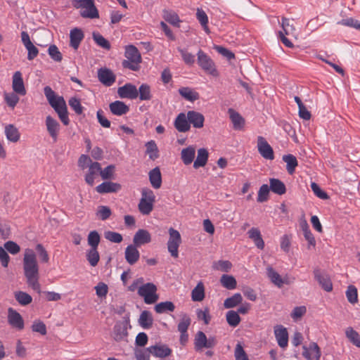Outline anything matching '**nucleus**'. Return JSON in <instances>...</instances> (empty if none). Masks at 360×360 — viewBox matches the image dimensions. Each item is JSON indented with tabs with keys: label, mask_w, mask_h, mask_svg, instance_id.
<instances>
[{
	"label": "nucleus",
	"mask_w": 360,
	"mask_h": 360,
	"mask_svg": "<svg viewBox=\"0 0 360 360\" xmlns=\"http://www.w3.org/2000/svg\"><path fill=\"white\" fill-rule=\"evenodd\" d=\"M24 274L29 287L34 291H40L39 283V267L36 254L33 250L26 249L23 258Z\"/></svg>",
	"instance_id": "1"
},
{
	"label": "nucleus",
	"mask_w": 360,
	"mask_h": 360,
	"mask_svg": "<svg viewBox=\"0 0 360 360\" xmlns=\"http://www.w3.org/2000/svg\"><path fill=\"white\" fill-rule=\"evenodd\" d=\"M46 98L62 123L68 126L70 124V119L67 105L63 97L54 94V91H46Z\"/></svg>",
	"instance_id": "2"
},
{
	"label": "nucleus",
	"mask_w": 360,
	"mask_h": 360,
	"mask_svg": "<svg viewBox=\"0 0 360 360\" xmlns=\"http://www.w3.org/2000/svg\"><path fill=\"white\" fill-rule=\"evenodd\" d=\"M74 6L80 9V15L86 18H98V11L94 5V0H75Z\"/></svg>",
	"instance_id": "3"
},
{
	"label": "nucleus",
	"mask_w": 360,
	"mask_h": 360,
	"mask_svg": "<svg viewBox=\"0 0 360 360\" xmlns=\"http://www.w3.org/2000/svg\"><path fill=\"white\" fill-rule=\"evenodd\" d=\"M157 290L158 288L154 283H147L139 288L138 294L143 298L146 304H152L155 303L159 299Z\"/></svg>",
	"instance_id": "4"
},
{
	"label": "nucleus",
	"mask_w": 360,
	"mask_h": 360,
	"mask_svg": "<svg viewBox=\"0 0 360 360\" xmlns=\"http://www.w3.org/2000/svg\"><path fill=\"white\" fill-rule=\"evenodd\" d=\"M198 63L199 66L208 75L212 77L219 75L213 60L202 51L200 50L198 53Z\"/></svg>",
	"instance_id": "5"
},
{
	"label": "nucleus",
	"mask_w": 360,
	"mask_h": 360,
	"mask_svg": "<svg viewBox=\"0 0 360 360\" xmlns=\"http://www.w3.org/2000/svg\"><path fill=\"white\" fill-rule=\"evenodd\" d=\"M169 240L167 241V249L171 256L174 258L179 257V247L181 243V237L180 233L173 229H169Z\"/></svg>",
	"instance_id": "6"
},
{
	"label": "nucleus",
	"mask_w": 360,
	"mask_h": 360,
	"mask_svg": "<svg viewBox=\"0 0 360 360\" xmlns=\"http://www.w3.org/2000/svg\"><path fill=\"white\" fill-rule=\"evenodd\" d=\"M217 342L215 337L210 336L207 338L202 331H198L195 336L194 345L197 351L202 350L203 348H213Z\"/></svg>",
	"instance_id": "7"
},
{
	"label": "nucleus",
	"mask_w": 360,
	"mask_h": 360,
	"mask_svg": "<svg viewBox=\"0 0 360 360\" xmlns=\"http://www.w3.org/2000/svg\"><path fill=\"white\" fill-rule=\"evenodd\" d=\"M302 356L307 360H319L321 352L317 343L312 342L309 346H302Z\"/></svg>",
	"instance_id": "8"
},
{
	"label": "nucleus",
	"mask_w": 360,
	"mask_h": 360,
	"mask_svg": "<svg viewBox=\"0 0 360 360\" xmlns=\"http://www.w3.org/2000/svg\"><path fill=\"white\" fill-rule=\"evenodd\" d=\"M257 149L259 154L266 160H272L274 158V150L263 136L257 137Z\"/></svg>",
	"instance_id": "9"
},
{
	"label": "nucleus",
	"mask_w": 360,
	"mask_h": 360,
	"mask_svg": "<svg viewBox=\"0 0 360 360\" xmlns=\"http://www.w3.org/2000/svg\"><path fill=\"white\" fill-rule=\"evenodd\" d=\"M8 322L13 328L18 330L24 328V321L22 316L11 307L8 309Z\"/></svg>",
	"instance_id": "10"
},
{
	"label": "nucleus",
	"mask_w": 360,
	"mask_h": 360,
	"mask_svg": "<svg viewBox=\"0 0 360 360\" xmlns=\"http://www.w3.org/2000/svg\"><path fill=\"white\" fill-rule=\"evenodd\" d=\"M150 241L151 236L146 229H139L133 238V243L137 247L149 243Z\"/></svg>",
	"instance_id": "11"
},
{
	"label": "nucleus",
	"mask_w": 360,
	"mask_h": 360,
	"mask_svg": "<svg viewBox=\"0 0 360 360\" xmlns=\"http://www.w3.org/2000/svg\"><path fill=\"white\" fill-rule=\"evenodd\" d=\"M148 351L155 357L163 358L171 354L172 350L165 345H155L148 347Z\"/></svg>",
	"instance_id": "12"
},
{
	"label": "nucleus",
	"mask_w": 360,
	"mask_h": 360,
	"mask_svg": "<svg viewBox=\"0 0 360 360\" xmlns=\"http://www.w3.org/2000/svg\"><path fill=\"white\" fill-rule=\"evenodd\" d=\"M124 257L130 265L136 263L140 257L137 246H135L134 244L128 245L125 249Z\"/></svg>",
	"instance_id": "13"
},
{
	"label": "nucleus",
	"mask_w": 360,
	"mask_h": 360,
	"mask_svg": "<svg viewBox=\"0 0 360 360\" xmlns=\"http://www.w3.org/2000/svg\"><path fill=\"white\" fill-rule=\"evenodd\" d=\"M274 333L278 345L282 348H285L288 343V333L287 329L282 326H277L274 329Z\"/></svg>",
	"instance_id": "14"
},
{
	"label": "nucleus",
	"mask_w": 360,
	"mask_h": 360,
	"mask_svg": "<svg viewBox=\"0 0 360 360\" xmlns=\"http://www.w3.org/2000/svg\"><path fill=\"white\" fill-rule=\"evenodd\" d=\"M111 113L114 115L122 116L127 114L129 111V108L124 102L115 101L109 105Z\"/></svg>",
	"instance_id": "15"
},
{
	"label": "nucleus",
	"mask_w": 360,
	"mask_h": 360,
	"mask_svg": "<svg viewBox=\"0 0 360 360\" xmlns=\"http://www.w3.org/2000/svg\"><path fill=\"white\" fill-rule=\"evenodd\" d=\"M187 118L189 124H192L193 127L200 129L204 125L205 117L202 114L191 110L187 112Z\"/></svg>",
	"instance_id": "16"
},
{
	"label": "nucleus",
	"mask_w": 360,
	"mask_h": 360,
	"mask_svg": "<svg viewBox=\"0 0 360 360\" xmlns=\"http://www.w3.org/2000/svg\"><path fill=\"white\" fill-rule=\"evenodd\" d=\"M98 77L100 82L107 86H111L115 80L113 72L107 68L100 69L98 72Z\"/></svg>",
	"instance_id": "17"
},
{
	"label": "nucleus",
	"mask_w": 360,
	"mask_h": 360,
	"mask_svg": "<svg viewBox=\"0 0 360 360\" xmlns=\"http://www.w3.org/2000/svg\"><path fill=\"white\" fill-rule=\"evenodd\" d=\"M121 188L120 184L112 181H105L96 188L98 193H115Z\"/></svg>",
	"instance_id": "18"
},
{
	"label": "nucleus",
	"mask_w": 360,
	"mask_h": 360,
	"mask_svg": "<svg viewBox=\"0 0 360 360\" xmlns=\"http://www.w3.org/2000/svg\"><path fill=\"white\" fill-rule=\"evenodd\" d=\"M314 274L316 280L326 291L330 292L332 290L333 285L327 275L322 274L319 269H315Z\"/></svg>",
	"instance_id": "19"
},
{
	"label": "nucleus",
	"mask_w": 360,
	"mask_h": 360,
	"mask_svg": "<svg viewBox=\"0 0 360 360\" xmlns=\"http://www.w3.org/2000/svg\"><path fill=\"white\" fill-rule=\"evenodd\" d=\"M228 112L231 122L233 123V129L236 130L243 129L245 126L244 118L232 108H229Z\"/></svg>",
	"instance_id": "20"
},
{
	"label": "nucleus",
	"mask_w": 360,
	"mask_h": 360,
	"mask_svg": "<svg viewBox=\"0 0 360 360\" xmlns=\"http://www.w3.org/2000/svg\"><path fill=\"white\" fill-rule=\"evenodd\" d=\"M174 127L180 132L188 131L191 126L187 115L183 112L180 113L174 121Z\"/></svg>",
	"instance_id": "21"
},
{
	"label": "nucleus",
	"mask_w": 360,
	"mask_h": 360,
	"mask_svg": "<svg viewBox=\"0 0 360 360\" xmlns=\"http://www.w3.org/2000/svg\"><path fill=\"white\" fill-rule=\"evenodd\" d=\"M149 181L153 188L158 189L162 185V176L159 167H155L149 172Z\"/></svg>",
	"instance_id": "22"
},
{
	"label": "nucleus",
	"mask_w": 360,
	"mask_h": 360,
	"mask_svg": "<svg viewBox=\"0 0 360 360\" xmlns=\"http://www.w3.org/2000/svg\"><path fill=\"white\" fill-rule=\"evenodd\" d=\"M195 155V148L190 146L183 148L181 152V158L184 165H188L193 162Z\"/></svg>",
	"instance_id": "23"
},
{
	"label": "nucleus",
	"mask_w": 360,
	"mask_h": 360,
	"mask_svg": "<svg viewBox=\"0 0 360 360\" xmlns=\"http://www.w3.org/2000/svg\"><path fill=\"white\" fill-rule=\"evenodd\" d=\"M46 128L53 141H56L60 130L58 121L51 117H46Z\"/></svg>",
	"instance_id": "24"
},
{
	"label": "nucleus",
	"mask_w": 360,
	"mask_h": 360,
	"mask_svg": "<svg viewBox=\"0 0 360 360\" xmlns=\"http://www.w3.org/2000/svg\"><path fill=\"white\" fill-rule=\"evenodd\" d=\"M269 188L273 193L280 195H283L286 192L285 185L278 179H270Z\"/></svg>",
	"instance_id": "25"
},
{
	"label": "nucleus",
	"mask_w": 360,
	"mask_h": 360,
	"mask_svg": "<svg viewBox=\"0 0 360 360\" xmlns=\"http://www.w3.org/2000/svg\"><path fill=\"white\" fill-rule=\"evenodd\" d=\"M248 236L252 239L257 248L263 250L264 248V242L262 238L260 231L257 228H252L248 232Z\"/></svg>",
	"instance_id": "26"
},
{
	"label": "nucleus",
	"mask_w": 360,
	"mask_h": 360,
	"mask_svg": "<svg viewBox=\"0 0 360 360\" xmlns=\"http://www.w3.org/2000/svg\"><path fill=\"white\" fill-rule=\"evenodd\" d=\"M208 155L209 153L207 149L204 148L198 149L197 158L193 162V167L198 169L200 167H204L207 164Z\"/></svg>",
	"instance_id": "27"
},
{
	"label": "nucleus",
	"mask_w": 360,
	"mask_h": 360,
	"mask_svg": "<svg viewBox=\"0 0 360 360\" xmlns=\"http://www.w3.org/2000/svg\"><path fill=\"white\" fill-rule=\"evenodd\" d=\"M70 38L71 46L77 49L84 38V34L80 29L74 28L70 31Z\"/></svg>",
	"instance_id": "28"
},
{
	"label": "nucleus",
	"mask_w": 360,
	"mask_h": 360,
	"mask_svg": "<svg viewBox=\"0 0 360 360\" xmlns=\"http://www.w3.org/2000/svg\"><path fill=\"white\" fill-rule=\"evenodd\" d=\"M162 18L165 21L172 25L173 26L179 27L181 22L177 13L172 10L165 9L162 11Z\"/></svg>",
	"instance_id": "29"
},
{
	"label": "nucleus",
	"mask_w": 360,
	"mask_h": 360,
	"mask_svg": "<svg viewBox=\"0 0 360 360\" xmlns=\"http://www.w3.org/2000/svg\"><path fill=\"white\" fill-rule=\"evenodd\" d=\"M266 275L270 279L272 283L278 288H281L283 285V281L281 275L276 271L272 266H268L266 267Z\"/></svg>",
	"instance_id": "30"
},
{
	"label": "nucleus",
	"mask_w": 360,
	"mask_h": 360,
	"mask_svg": "<svg viewBox=\"0 0 360 360\" xmlns=\"http://www.w3.org/2000/svg\"><path fill=\"white\" fill-rule=\"evenodd\" d=\"M25 94L26 91L6 92L4 95V99L9 107L14 108L19 101V97L18 94L24 96Z\"/></svg>",
	"instance_id": "31"
},
{
	"label": "nucleus",
	"mask_w": 360,
	"mask_h": 360,
	"mask_svg": "<svg viewBox=\"0 0 360 360\" xmlns=\"http://www.w3.org/2000/svg\"><path fill=\"white\" fill-rule=\"evenodd\" d=\"M284 162L286 163V170L289 174H292L298 162L295 156L291 154L284 155L282 158Z\"/></svg>",
	"instance_id": "32"
},
{
	"label": "nucleus",
	"mask_w": 360,
	"mask_h": 360,
	"mask_svg": "<svg viewBox=\"0 0 360 360\" xmlns=\"http://www.w3.org/2000/svg\"><path fill=\"white\" fill-rule=\"evenodd\" d=\"M191 298L194 302H201L205 298V287L202 282H199L191 292Z\"/></svg>",
	"instance_id": "33"
},
{
	"label": "nucleus",
	"mask_w": 360,
	"mask_h": 360,
	"mask_svg": "<svg viewBox=\"0 0 360 360\" xmlns=\"http://www.w3.org/2000/svg\"><path fill=\"white\" fill-rule=\"evenodd\" d=\"M139 325L145 329L150 328L153 323L151 313L148 311H143L140 315L139 319Z\"/></svg>",
	"instance_id": "34"
},
{
	"label": "nucleus",
	"mask_w": 360,
	"mask_h": 360,
	"mask_svg": "<svg viewBox=\"0 0 360 360\" xmlns=\"http://www.w3.org/2000/svg\"><path fill=\"white\" fill-rule=\"evenodd\" d=\"M125 57L127 60L141 62V56L139 50L133 45L126 46Z\"/></svg>",
	"instance_id": "35"
},
{
	"label": "nucleus",
	"mask_w": 360,
	"mask_h": 360,
	"mask_svg": "<svg viewBox=\"0 0 360 360\" xmlns=\"http://www.w3.org/2000/svg\"><path fill=\"white\" fill-rule=\"evenodd\" d=\"M5 134L8 140L17 142L20 139V133L13 124H8L5 128Z\"/></svg>",
	"instance_id": "36"
},
{
	"label": "nucleus",
	"mask_w": 360,
	"mask_h": 360,
	"mask_svg": "<svg viewBox=\"0 0 360 360\" xmlns=\"http://www.w3.org/2000/svg\"><path fill=\"white\" fill-rule=\"evenodd\" d=\"M86 258L91 266H96L100 260L98 248H90L86 252Z\"/></svg>",
	"instance_id": "37"
},
{
	"label": "nucleus",
	"mask_w": 360,
	"mask_h": 360,
	"mask_svg": "<svg viewBox=\"0 0 360 360\" xmlns=\"http://www.w3.org/2000/svg\"><path fill=\"white\" fill-rule=\"evenodd\" d=\"M243 297L240 293H235L233 296L226 298L224 302L226 309H231L242 303Z\"/></svg>",
	"instance_id": "38"
},
{
	"label": "nucleus",
	"mask_w": 360,
	"mask_h": 360,
	"mask_svg": "<svg viewBox=\"0 0 360 360\" xmlns=\"http://www.w3.org/2000/svg\"><path fill=\"white\" fill-rule=\"evenodd\" d=\"M220 283L226 289L233 290L236 288L237 281L236 278L231 275L224 274L220 278Z\"/></svg>",
	"instance_id": "39"
},
{
	"label": "nucleus",
	"mask_w": 360,
	"mask_h": 360,
	"mask_svg": "<svg viewBox=\"0 0 360 360\" xmlns=\"http://www.w3.org/2000/svg\"><path fill=\"white\" fill-rule=\"evenodd\" d=\"M196 18L199 22L200 23L201 26L202 27L204 31L206 33L209 34L210 29L207 26L208 17L206 13L202 8H198L196 10Z\"/></svg>",
	"instance_id": "40"
},
{
	"label": "nucleus",
	"mask_w": 360,
	"mask_h": 360,
	"mask_svg": "<svg viewBox=\"0 0 360 360\" xmlns=\"http://www.w3.org/2000/svg\"><path fill=\"white\" fill-rule=\"evenodd\" d=\"M154 202L146 201V200H140L138 209L143 215H148L153 211Z\"/></svg>",
	"instance_id": "41"
},
{
	"label": "nucleus",
	"mask_w": 360,
	"mask_h": 360,
	"mask_svg": "<svg viewBox=\"0 0 360 360\" xmlns=\"http://www.w3.org/2000/svg\"><path fill=\"white\" fill-rule=\"evenodd\" d=\"M174 309V304L170 301L160 302L155 307V310L158 314L165 313L166 311H173Z\"/></svg>",
	"instance_id": "42"
},
{
	"label": "nucleus",
	"mask_w": 360,
	"mask_h": 360,
	"mask_svg": "<svg viewBox=\"0 0 360 360\" xmlns=\"http://www.w3.org/2000/svg\"><path fill=\"white\" fill-rule=\"evenodd\" d=\"M100 241L101 236L98 231H91L89 232L87 236V242L88 245L90 246V248H98Z\"/></svg>",
	"instance_id": "43"
},
{
	"label": "nucleus",
	"mask_w": 360,
	"mask_h": 360,
	"mask_svg": "<svg viewBox=\"0 0 360 360\" xmlns=\"http://www.w3.org/2000/svg\"><path fill=\"white\" fill-rule=\"evenodd\" d=\"M191 319L186 314H181L180 321L178 324V330L180 333H187V330L191 325Z\"/></svg>",
	"instance_id": "44"
},
{
	"label": "nucleus",
	"mask_w": 360,
	"mask_h": 360,
	"mask_svg": "<svg viewBox=\"0 0 360 360\" xmlns=\"http://www.w3.org/2000/svg\"><path fill=\"white\" fill-rule=\"evenodd\" d=\"M146 153L150 159L154 160L158 158V148L154 141H150L146 143Z\"/></svg>",
	"instance_id": "45"
},
{
	"label": "nucleus",
	"mask_w": 360,
	"mask_h": 360,
	"mask_svg": "<svg viewBox=\"0 0 360 360\" xmlns=\"http://www.w3.org/2000/svg\"><path fill=\"white\" fill-rule=\"evenodd\" d=\"M227 323L232 327H236L240 322V317L238 312L231 310L226 315Z\"/></svg>",
	"instance_id": "46"
},
{
	"label": "nucleus",
	"mask_w": 360,
	"mask_h": 360,
	"mask_svg": "<svg viewBox=\"0 0 360 360\" xmlns=\"http://www.w3.org/2000/svg\"><path fill=\"white\" fill-rule=\"evenodd\" d=\"M345 334L351 342L360 348V336L356 331L352 328L349 327L346 329Z\"/></svg>",
	"instance_id": "47"
},
{
	"label": "nucleus",
	"mask_w": 360,
	"mask_h": 360,
	"mask_svg": "<svg viewBox=\"0 0 360 360\" xmlns=\"http://www.w3.org/2000/svg\"><path fill=\"white\" fill-rule=\"evenodd\" d=\"M15 298L21 305L25 306L30 304L32 301V297L22 291H18L15 293Z\"/></svg>",
	"instance_id": "48"
},
{
	"label": "nucleus",
	"mask_w": 360,
	"mask_h": 360,
	"mask_svg": "<svg viewBox=\"0 0 360 360\" xmlns=\"http://www.w3.org/2000/svg\"><path fill=\"white\" fill-rule=\"evenodd\" d=\"M13 90H25L20 72L17 71L13 76Z\"/></svg>",
	"instance_id": "49"
},
{
	"label": "nucleus",
	"mask_w": 360,
	"mask_h": 360,
	"mask_svg": "<svg viewBox=\"0 0 360 360\" xmlns=\"http://www.w3.org/2000/svg\"><path fill=\"white\" fill-rule=\"evenodd\" d=\"M346 297L351 304H355L358 302L357 289L354 285H350L347 287Z\"/></svg>",
	"instance_id": "50"
},
{
	"label": "nucleus",
	"mask_w": 360,
	"mask_h": 360,
	"mask_svg": "<svg viewBox=\"0 0 360 360\" xmlns=\"http://www.w3.org/2000/svg\"><path fill=\"white\" fill-rule=\"evenodd\" d=\"M179 52L181 53V58L184 63L188 65H192L195 63V56L189 53L186 49L178 48Z\"/></svg>",
	"instance_id": "51"
},
{
	"label": "nucleus",
	"mask_w": 360,
	"mask_h": 360,
	"mask_svg": "<svg viewBox=\"0 0 360 360\" xmlns=\"http://www.w3.org/2000/svg\"><path fill=\"white\" fill-rule=\"evenodd\" d=\"M281 27L283 29V33L285 35H294L295 27L292 24H290V20L285 18H282Z\"/></svg>",
	"instance_id": "52"
},
{
	"label": "nucleus",
	"mask_w": 360,
	"mask_h": 360,
	"mask_svg": "<svg viewBox=\"0 0 360 360\" xmlns=\"http://www.w3.org/2000/svg\"><path fill=\"white\" fill-rule=\"evenodd\" d=\"M104 237L106 240L115 243H120L123 240L120 233L112 231H105Z\"/></svg>",
	"instance_id": "53"
},
{
	"label": "nucleus",
	"mask_w": 360,
	"mask_h": 360,
	"mask_svg": "<svg viewBox=\"0 0 360 360\" xmlns=\"http://www.w3.org/2000/svg\"><path fill=\"white\" fill-rule=\"evenodd\" d=\"M112 214L111 210L108 206L101 205L98 207L96 216L101 220L108 219Z\"/></svg>",
	"instance_id": "54"
},
{
	"label": "nucleus",
	"mask_w": 360,
	"mask_h": 360,
	"mask_svg": "<svg viewBox=\"0 0 360 360\" xmlns=\"http://www.w3.org/2000/svg\"><path fill=\"white\" fill-rule=\"evenodd\" d=\"M93 39L95 41V42L100 46L101 47L105 49H110V44L109 41L105 39L101 34H100L98 32H94L93 33Z\"/></svg>",
	"instance_id": "55"
},
{
	"label": "nucleus",
	"mask_w": 360,
	"mask_h": 360,
	"mask_svg": "<svg viewBox=\"0 0 360 360\" xmlns=\"http://www.w3.org/2000/svg\"><path fill=\"white\" fill-rule=\"evenodd\" d=\"M127 330L122 324H116L114 327V339L120 341L127 336Z\"/></svg>",
	"instance_id": "56"
},
{
	"label": "nucleus",
	"mask_w": 360,
	"mask_h": 360,
	"mask_svg": "<svg viewBox=\"0 0 360 360\" xmlns=\"http://www.w3.org/2000/svg\"><path fill=\"white\" fill-rule=\"evenodd\" d=\"M69 105L77 115H81L83 112V107L81 105L79 99L72 97L68 101Z\"/></svg>",
	"instance_id": "57"
},
{
	"label": "nucleus",
	"mask_w": 360,
	"mask_h": 360,
	"mask_svg": "<svg viewBox=\"0 0 360 360\" xmlns=\"http://www.w3.org/2000/svg\"><path fill=\"white\" fill-rule=\"evenodd\" d=\"M270 188L267 184H263L259 189L257 201L259 202H263L268 200V195L269 193Z\"/></svg>",
	"instance_id": "58"
},
{
	"label": "nucleus",
	"mask_w": 360,
	"mask_h": 360,
	"mask_svg": "<svg viewBox=\"0 0 360 360\" xmlns=\"http://www.w3.org/2000/svg\"><path fill=\"white\" fill-rule=\"evenodd\" d=\"M50 57L56 62H60L63 56L56 45H51L48 49Z\"/></svg>",
	"instance_id": "59"
},
{
	"label": "nucleus",
	"mask_w": 360,
	"mask_h": 360,
	"mask_svg": "<svg viewBox=\"0 0 360 360\" xmlns=\"http://www.w3.org/2000/svg\"><path fill=\"white\" fill-rule=\"evenodd\" d=\"M338 23L344 26L353 27L358 30H360V21L352 18L342 19Z\"/></svg>",
	"instance_id": "60"
},
{
	"label": "nucleus",
	"mask_w": 360,
	"mask_h": 360,
	"mask_svg": "<svg viewBox=\"0 0 360 360\" xmlns=\"http://www.w3.org/2000/svg\"><path fill=\"white\" fill-rule=\"evenodd\" d=\"M306 312L307 308L305 306L296 307L293 309L290 316L294 321H297L301 319Z\"/></svg>",
	"instance_id": "61"
},
{
	"label": "nucleus",
	"mask_w": 360,
	"mask_h": 360,
	"mask_svg": "<svg viewBox=\"0 0 360 360\" xmlns=\"http://www.w3.org/2000/svg\"><path fill=\"white\" fill-rule=\"evenodd\" d=\"M236 360H249L248 357L240 343H238L234 351Z\"/></svg>",
	"instance_id": "62"
},
{
	"label": "nucleus",
	"mask_w": 360,
	"mask_h": 360,
	"mask_svg": "<svg viewBox=\"0 0 360 360\" xmlns=\"http://www.w3.org/2000/svg\"><path fill=\"white\" fill-rule=\"evenodd\" d=\"M140 200H146L149 202H155V195L152 190L148 188H143L141 190V198Z\"/></svg>",
	"instance_id": "63"
},
{
	"label": "nucleus",
	"mask_w": 360,
	"mask_h": 360,
	"mask_svg": "<svg viewBox=\"0 0 360 360\" xmlns=\"http://www.w3.org/2000/svg\"><path fill=\"white\" fill-rule=\"evenodd\" d=\"M4 249L12 255H16L20 250V246L16 243L11 240L4 243Z\"/></svg>",
	"instance_id": "64"
}]
</instances>
